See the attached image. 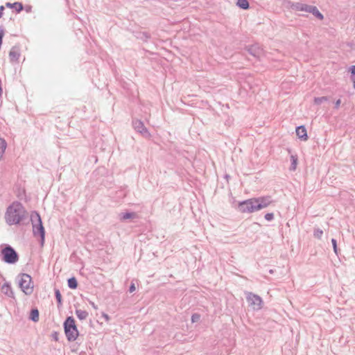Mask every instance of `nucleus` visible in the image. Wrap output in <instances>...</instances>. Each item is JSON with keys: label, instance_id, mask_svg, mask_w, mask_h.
<instances>
[{"label": "nucleus", "instance_id": "ea45409f", "mask_svg": "<svg viewBox=\"0 0 355 355\" xmlns=\"http://www.w3.org/2000/svg\"><path fill=\"white\" fill-rule=\"evenodd\" d=\"M353 87L355 89V81H354V84L353 85Z\"/></svg>", "mask_w": 355, "mask_h": 355}, {"label": "nucleus", "instance_id": "20e7f679", "mask_svg": "<svg viewBox=\"0 0 355 355\" xmlns=\"http://www.w3.org/2000/svg\"><path fill=\"white\" fill-rule=\"evenodd\" d=\"M1 257V260L8 264L16 263L19 258L17 252L8 244L2 245Z\"/></svg>", "mask_w": 355, "mask_h": 355}, {"label": "nucleus", "instance_id": "aec40b11", "mask_svg": "<svg viewBox=\"0 0 355 355\" xmlns=\"http://www.w3.org/2000/svg\"><path fill=\"white\" fill-rule=\"evenodd\" d=\"M76 315L80 320H85L88 317L89 313L86 311L81 310V309H76Z\"/></svg>", "mask_w": 355, "mask_h": 355}, {"label": "nucleus", "instance_id": "9b49d317", "mask_svg": "<svg viewBox=\"0 0 355 355\" xmlns=\"http://www.w3.org/2000/svg\"><path fill=\"white\" fill-rule=\"evenodd\" d=\"M288 3L289 8L293 10L305 11L306 12L309 6L300 2H292L291 1H289Z\"/></svg>", "mask_w": 355, "mask_h": 355}, {"label": "nucleus", "instance_id": "9d476101", "mask_svg": "<svg viewBox=\"0 0 355 355\" xmlns=\"http://www.w3.org/2000/svg\"><path fill=\"white\" fill-rule=\"evenodd\" d=\"M19 57H20L19 47L17 46H12L9 52L10 62L12 63L18 62Z\"/></svg>", "mask_w": 355, "mask_h": 355}, {"label": "nucleus", "instance_id": "ddd939ff", "mask_svg": "<svg viewBox=\"0 0 355 355\" xmlns=\"http://www.w3.org/2000/svg\"><path fill=\"white\" fill-rule=\"evenodd\" d=\"M296 135L302 141H306L308 135L304 125L297 126L295 129Z\"/></svg>", "mask_w": 355, "mask_h": 355}, {"label": "nucleus", "instance_id": "473e14b6", "mask_svg": "<svg viewBox=\"0 0 355 355\" xmlns=\"http://www.w3.org/2000/svg\"><path fill=\"white\" fill-rule=\"evenodd\" d=\"M135 289H136L135 285L134 283L132 282L130 284V286H129V290L128 291H129L130 293H132V292H134L135 291Z\"/></svg>", "mask_w": 355, "mask_h": 355}, {"label": "nucleus", "instance_id": "a211bd4d", "mask_svg": "<svg viewBox=\"0 0 355 355\" xmlns=\"http://www.w3.org/2000/svg\"><path fill=\"white\" fill-rule=\"evenodd\" d=\"M121 220H125L128 219H132L137 217V214L135 212H123L119 214Z\"/></svg>", "mask_w": 355, "mask_h": 355}, {"label": "nucleus", "instance_id": "f257e3e1", "mask_svg": "<svg viewBox=\"0 0 355 355\" xmlns=\"http://www.w3.org/2000/svg\"><path fill=\"white\" fill-rule=\"evenodd\" d=\"M28 211L19 201H15L6 209L5 220L8 225H20L27 219Z\"/></svg>", "mask_w": 355, "mask_h": 355}, {"label": "nucleus", "instance_id": "58836bf2", "mask_svg": "<svg viewBox=\"0 0 355 355\" xmlns=\"http://www.w3.org/2000/svg\"><path fill=\"white\" fill-rule=\"evenodd\" d=\"M92 307L95 309H97V306L94 302H90Z\"/></svg>", "mask_w": 355, "mask_h": 355}, {"label": "nucleus", "instance_id": "cd10ccee", "mask_svg": "<svg viewBox=\"0 0 355 355\" xmlns=\"http://www.w3.org/2000/svg\"><path fill=\"white\" fill-rule=\"evenodd\" d=\"M349 71L351 73L350 79L354 85L355 81V65L351 66L349 69Z\"/></svg>", "mask_w": 355, "mask_h": 355}, {"label": "nucleus", "instance_id": "bb28decb", "mask_svg": "<svg viewBox=\"0 0 355 355\" xmlns=\"http://www.w3.org/2000/svg\"><path fill=\"white\" fill-rule=\"evenodd\" d=\"M323 234V231L320 230V228H315L313 231V236L314 237L320 239L322 237V235Z\"/></svg>", "mask_w": 355, "mask_h": 355}, {"label": "nucleus", "instance_id": "c85d7f7f", "mask_svg": "<svg viewBox=\"0 0 355 355\" xmlns=\"http://www.w3.org/2000/svg\"><path fill=\"white\" fill-rule=\"evenodd\" d=\"M331 243H332V245H333V249H334V252H335V254L336 255H338V246H337V241L336 239H331Z\"/></svg>", "mask_w": 355, "mask_h": 355}, {"label": "nucleus", "instance_id": "a19ab883", "mask_svg": "<svg viewBox=\"0 0 355 355\" xmlns=\"http://www.w3.org/2000/svg\"><path fill=\"white\" fill-rule=\"evenodd\" d=\"M225 178H229V175H225Z\"/></svg>", "mask_w": 355, "mask_h": 355}, {"label": "nucleus", "instance_id": "a878e982", "mask_svg": "<svg viewBox=\"0 0 355 355\" xmlns=\"http://www.w3.org/2000/svg\"><path fill=\"white\" fill-rule=\"evenodd\" d=\"M297 160L298 159H297V155H291V164L290 166L291 171H295L296 169L297 164Z\"/></svg>", "mask_w": 355, "mask_h": 355}, {"label": "nucleus", "instance_id": "2eb2a0df", "mask_svg": "<svg viewBox=\"0 0 355 355\" xmlns=\"http://www.w3.org/2000/svg\"><path fill=\"white\" fill-rule=\"evenodd\" d=\"M307 12L312 13L317 19L322 20L324 19L323 15L319 11L316 6H309Z\"/></svg>", "mask_w": 355, "mask_h": 355}, {"label": "nucleus", "instance_id": "4468645a", "mask_svg": "<svg viewBox=\"0 0 355 355\" xmlns=\"http://www.w3.org/2000/svg\"><path fill=\"white\" fill-rule=\"evenodd\" d=\"M1 291L8 297L15 299V294L10 283H4L1 287Z\"/></svg>", "mask_w": 355, "mask_h": 355}, {"label": "nucleus", "instance_id": "c9c22d12", "mask_svg": "<svg viewBox=\"0 0 355 355\" xmlns=\"http://www.w3.org/2000/svg\"><path fill=\"white\" fill-rule=\"evenodd\" d=\"M4 8H4V6H0V18H1V17H2V16H3V11L4 10Z\"/></svg>", "mask_w": 355, "mask_h": 355}, {"label": "nucleus", "instance_id": "f8f14e48", "mask_svg": "<svg viewBox=\"0 0 355 355\" xmlns=\"http://www.w3.org/2000/svg\"><path fill=\"white\" fill-rule=\"evenodd\" d=\"M248 52L252 56L259 58L262 54V49L258 44H253L246 47Z\"/></svg>", "mask_w": 355, "mask_h": 355}, {"label": "nucleus", "instance_id": "f03ea898", "mask_svg": "<svg viewBox=\"0 0 355 355\" xmlns=\"http://www.w3.org/2000/svg\"><path fill=\"white\" fill-rule=\"evenodd\" d=\"M31 221L33 226V234L40 238V245L43 246L45 240V229L43 226L41 216L37 211H33L31 214Z\"/></svg>", "mask_w": 355, "mask_h": 355}, {"label": "nucleus", "instance_id": "7c9ffc66", "mask_svg": "<svg viewBox=\"0 0 355 355\" xmlns=\"http://www.w3.org/2000/svg\"><path fill=\"white\" fill-rule=\"evenodd\" d=\"M274 214L273 213H267L264 216V218L268 221H271L274 219Z\"/></svg>", "mask_w": 355, "mask_h": 355}, {"label": "nucleus", "instance_id": "6ab92c4d", "mask_svg": "<svg viewBox=\"0 0 355 355\" xmlns=\"http://www.w3.org/2000/svg\"><path fill=\"white\" fill-rule=\"evenodd\" d=\"M67 286L71 289H76L78 286L77 279L75 277L69 278L67 280Z\"/></svg>", "mask_w": 355, "mask_h": 355}, {"label": "nucleus", "instance_id": "4be33fe9", "mask_svg": "<svg viewBox=\"0 0 355 355\" xmlns=\"http://www.w3.org/2000/svg\"><path fill=\"white\" fill-rule=\"evenodd\" d=\"M136 37L144 42H147L151 37L150 34L148 32H139Z\"/></svg>", "mask_w": 355, "mask_h": 355}, {"label": "nucleus", "instance_id": "b1692460", "mask_svg": "<svg viewBox=\"0 0 355 355\" xmlns=\"http://www.w3.org/2000/svg\"><path fill=\"white\" fill-rule=\"evenodd\" d=\"M6 147L7 143L6 140L0 137V159L2 158L4 154Z\"/></svg>", "mask_w": 355, "mask_h": 355}, {"label": "nucleus", "instance_id": "e433bc0d", "mask_svg": "<svg viewBox=\"0 0 355 355\" xmlns=\"http://www.w3.org/2000/svg\"><path fill=\"white\" fill-rule=\"evenodd\" d=\"M31 9H32V7L31 6H28L26 8V11L27 12H30L31 11Z\"/></svg>", "mask_w": 355, "mask_h": 355}, {"label": "nucleus", "instance_id": "393cba45", "mask_svg": "<svg viewBox=\"0 0 355 355\" xmlns=\"http://www.w3.org/2000/svg\"><path fill=\"white\" fill-rule=\"evenodd\" d=\"M328 96H321V97H315L313 99V102L315 105H319L323 102H326L329 101Z\"/></svg>", "mask_w": 355, "mask_h": 355}, {"label": "nucleus", "instance_id": "1a4fd4ad", "mask_svg": "<svg viewBox=\"0 0 355 355\" xmlns=\"http://www.w3.org/2000/svg\"><path fill=\"white\" fill-rule=\"evenodd\" d=\"M258 211L268 207L272 202L271 196H266L258 198H254Z\"/></svg>", "mask_w": 355, "mask_h": 355}, {"label": "nucleus", "instance_id": "39448f33", "mask_svg": "<svg viewBox=\"0 0 355 355\" xmlns=\"http://www.w3.org/2000/svg\"><path fill=\"white\" fill-rule=\"evenodd\" d=\"M18 285L21 291L26 295H30L33 292V282L31 275L26 273H20L17 276Z\"/></svg>", "mask_w": 355, "mask_h": 355}, {"label": "nucleus", "instance_id": "f3484780", "mask_svg": "<svg viewBox=\"0 0 355 355\" xmlns=\"http://www.w3.org/2000/svg\"><path fill=\"white\" fill-rule=\"evenodd\" d=\"M30 320H32L34 322H37L40 319V312L37 308H33L31 309L29 317Z\"/></svg>", "mask_w": 355, "mask_h": 355}, {"label": "nucleus", "instance_id": "412c9836", "mask_svg": "<svg viewBox=\"0 0 355 355\" xmlns=\"http://www.w3.org/2000/svg\"><path fill=\"white\" fill-rule=\"evenodd\" d=\"M236 6L243 10H248L250 8V3L248 0H237Z\"/></svg>", "mask_w": 355, "mask_h": 355}, {"label": "nucleus", "instance_id": "7ed1b4c3", "mask_svg": "<svg viewBox=\"0 0 355 355\" xmlns=\"http://www.w3.org/2000/svg\"><path fill=\"white\" fill-rule=\"evenodd\" d=\"M63 328L67 339L69 342L75 341L78 336L79 331L73 316H67L63 322Z\"/></svg>", "mask_w": 355, "mask_h": 355}, {"label": "nucleus", "instance_id": "0eeeda50", "mask_svg": "<svg viewBox=\"0 0 355 355\" xmlns=\"http://www.w3.org/2000/svg\"><path fill=\"white\" fill-rule=\"evenodd\" d=\"M246 300L250 307L254 311H259L263 307V300L261 297L252 292H245Z\"/></svg>", "mask_w": 355, "mask_h": 355}, {"label": "nucleus", "instance_id": "c756f323", "mask_svg": "<svg viewBox=\"0 0 355 355\" xmlns=\"http://www.w3.org/2000/svg\"><path fill=\"white\" fill-rule=\"evenodd\" d=\"M200 315L198 313H193L191 315V322H197L200 320Z\"/></svg>", "mask_w": 355, "mask_h": 355}, {"label": "nucleus", "instance_id": "6e6552de", "mask_svg": "<svg viewBox=\"0 0 355 355\" xmlns=\"http://www.w3.org/2000/svg\"><path fill=\"white\" fill-rule=\"evenodd\" d=\"M132 127L135 130L139 133L144 138H150L151 135L148 130L144 125L143 121L139 119H133L132 120Z\"/></svg>", "mask_w": 355, "mask_h": 355}, {"label": "nucleus", "instance_id": "72a5a7b5", "mask_svg": "<svg viewBox=\"0 0 355 355\" xmlns=\"http://www.w3.org/2000/svg\"><path fill=\"white\" fill-rule=\"evenodd\" d=\"M102 317L105 320L106 322H109L110 320L109 315L105 313H102Z\"/></svg>", "mask_w": 355, "mask_h": 355}, {"label": "nucleus", "instance_id": "4c0bfd02", "mask_svg": "<svg viewBox=\"0 0 355 355\" xmlns=\"http://www.w3.org/2000/svg\"><path fill=\"white\" fill-rule=\"evenodd\" d=\"M2 93H3V88H2V86H1V84L0 85V98L2 96Z\"/></svg>", "mask_w": 355, "mask_h": 355}, {"label": "nucleus", "instance_id": "2f4dec72", "mask_svg": "<svg viewBox=\"0 0 355 355\" xmlns=\"http://www.w3.org/2000/svg\"><path fill=\"white\" fill-rule=\"evenodd\" d=\"M51 337L52 338L55 340V341H58V339H59V333L57 332V331H53L51 334Z\"/></svg>", "mask_w": 355, "mask_h": 355}, {"label": "nucleus", "instance_id": "dca6fc26", "mask_svg": "<svg viewBox=\"0 0 355 355\" xmlns=\"http://www.w3.org/2000/svg\"><path fill=\"white\" fill-rule=\"evenodd\" d=\"M6 6L9 8H15L17 13H19L20 12H21L24 8L23 3L21 2H15V3L7 2L6 3Z\"/></svg>", "mask_w": 355, "mask_h": 355}, {"label": "nucleus", "instance_id": "5701e85b", "mask_svg": "<svg viewBox=\"0 0 355 355\" xmlns=\"http://www.w3.org/2000/svg\"><path fill=\"white\" fill-rule=\"evenodd\" d=\"M55 297L57 301L58 308H60L62 305V298L61 293L58 288H55Z\"/></svg>", "mask_w": 355, "mask_h": 355}, {"label": "nucleus", "instance_id": "423d86ee", "mask_svg": "<svg viewBox=\"0 0 355 355\" xmlns=\"http://www.w3.org/2000/svg\"><path fill=\"white\" fill-rule=\"evenodd\" d=\"M254 198L241 201L238 203L236 209L243 214H251L257 211V207Z\"/></svg>", "mask_w": 355, "mask_h": 355}, {"label": "nucleus", "instance_id": "f704fd0d", "mask_svg": "<svg viewBox=\"0 0 355 355\" xmlns=\"http://www.w3.org/2000/svg\"><path fill=\"white\" fill-rule=\"evenodd\" d=\"M340 103H341V101L340 99H338L335 103H334V108L335 109H338L340 105Z\"/></svg>", "mask_w": 355, "mask_h": 355}]
</instances>
